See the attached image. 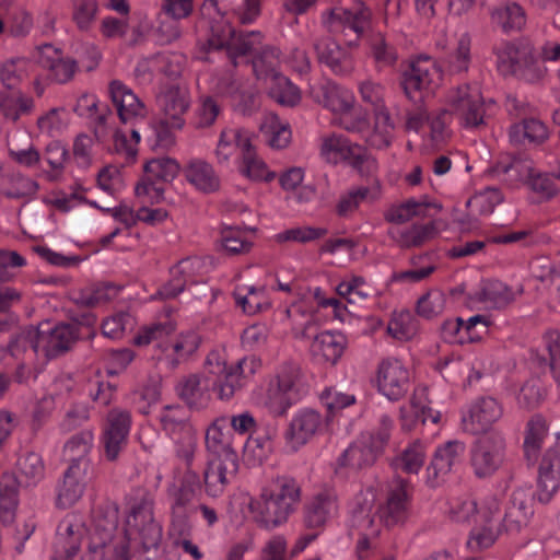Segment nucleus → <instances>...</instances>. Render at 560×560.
I'll return each mask as SVG.
<instances>
[{
    "label": "nucleus",
    "mask_w": 560,
    "mask_h": 560,
    "mask_svg": "<svg viewBox=\"0 0 560 560\" xmlns=\"http://www.w3.org/2000/svg\"><path fill=\"white\" fill-rule=\"evenodd\" d=\"M388 236L401 248L420 247L434 237L435 228L432 223L413 224L408 228H390Z\"/></svg>",
    "instance_id": "obj_44"
},
{
    "label": "nucleus",
    "mask_w": 560,
    "mask_h": 560,
    "mask_svg": "<svg viewBox=\"0 0 560 560\" xmlns=\"http://www.w3.org/2000/svg\"><path fill=\"white\" fill-rule=\"evenodd\" d=\"M74 112L82 117L93 119L96 124V135H105V126L107 120L112 117L109 108L105 105L103 109L98 106V100L93 94L81 95L75 104Z\"/></svg>",
    "instance_id": "obj_48"
},
{
    "label": "nucleus",
    "mask_w": 560,
    "mask_h": 560,
    "mask_svg": "<svg viewBox=\"0 0 560 560\" xmlns=\"http://www.w3.org/2000/svg\"><path fill=\"white\" fill-rule=\"evenodd\" d=\"M33 58L48 71L49 79L59 84L71 81L78 70V61L63 56L62 50L51 44L37 46L33 52Z\"/></svg>",
    "instance_id": "obj_14"
},
{
    "label": "nucleus",
    "mask_w": 560,
    "mask_h": 560,
    "mask_svg": "<svg viewBox=\"0 0 560 560\" xmlns=\"http://www.w3.org/2000/svg\"><path fill=\"white\" fill-rule=\"evenodd\" d=\"M491 20L504 32L520 31L526 23L524 9L516 2H508L491 11Z\"/></svg>",
    "instance_id": "obj_50"
},
{
    "label": "nucleus",
    "mask_w": 560,
    "mask_h": 560,
    "mask_svg": "<svg viewBox=\"0 0 560 560\" xmlns=\"http://www.w3.org/2000/svg\"><path fill=\"white\" fill-rule=\"evenodd\" d=\"M369 50L377 70L393 67L398 58L396 48L386 40L385 35L381 32L370 35Z\"/></svg>",
    "instance_id": "obj_52"
},
{
    "label": "nucleus",
    "mask_w": 560,
    "mask_h": 560,
    "mask_svg": "<svg viewBox=\"0 0 560 560\" xmlns=\"http://www.w3.org/2000/svg\"><path fill=\"white\" fill-rule=\"evenodd\" d=\"M560 488V446L546 451L538 470L537 495L540 502L547 503Z\"/></svg>",
    "instance_id": "obj_29"
},
{
    "label": "nucleus",
    "mask_w": 560,
    "mask_h": 560,
    "mask_svg": "<svg viewBox=\"0 0 560 560\" xmlns=\"http://www.w3.org/2000/svg\"><path fill=\"white\" fill-rule=\"evenodd\" d=\"M535 171L534 162L527 158H513L499 161L491 170L492 174L510 187L528 184Z\"/></svg>",
    "instance_id": "obj_37"
},
{
    "label": "nucleus",
    "mask_w": 560,
    "mask_h": 560,
    "mask_svg": "<svg viewBox=\"0 0 560 560\" xmlns=\"http://www.w3.org/2000/svg\"><path fill=\"white\" fill-rule=\"evenodd\" d=\"M159 117L173 128L185 126V114L190 107V96L186 89L172 85L164 89L156 98Z\"/></svg>",
    "instance_id": "obj_18"
},
{
    "label": "nucleus",
    "mask_w": 560,
    "mask_h": 560,
    "mask_svg": "<svg viewBox=\"0 0 560 560\" xmlns=\"http://www.w3.org/2000/svg\"><path fill=\"white\" fill-rule=\"evenodd\" d=\"M229 417L217 418L206 431V446L213 457H226L237 455L231 445V435L225 431Z\"/></svg>",
    "instance_id": "obj_43"
},
{
    "label": "nucleus",
    "mask_w": 560,
    "mask_h": 560,
    "mask_svg": "<svg viewBox=\"0 0 560 560\" xmlns=\"http://www.w3.org/2000/svg\"><path fill=\"white\" fill-rule=\"evenodd\" d=\"M200 25L208 27L207 43L211 49L225 48L233 65L236 58L254 55L264 47L260 32L236 34L234 27L221 12L218 0H205L200 7Z\"/></svg>",
    "instance_id": "obj_1"
},
{
    "label": "nucleus",
    "mask_w": 560,
    "mask_h": 560,
    "mask_svg": "<svg viewBox=\"0 0 560 560\" xmlns=\"http://www.w3.org/2000/svg\"><path fill=\"white\" fill-rule=\"evenodd\" d=\"M441 80V71L435 61L421 56L415 59L402 74V89L409 100L418 93L434 90Z\"/></svg>",
    "instance_id": "obj_12"
},
{
    "label": "nucleus",
    "mask_w": 560,
    "mask_h": 560,
    "mask_svg": "<svg viewBox=\"0 0 560 560\" xmlns=\"http://www.w3.org/2000/svg\"><path fill=\"white\" fill-rule=\"evenodd\" d=\"M381 197L382 184L375 178L370 186L352 187L342 194L336 205V212L340 217H349L359 209L361 203H373Z\"/></svg>",
    "instance_id": "obj_36"
},
{
    "label": "nucleus",
    "mask_w": 560,
    "mask_h": 560,
    "mask_svg": "<svg viewBox=\"0 0 560 560\" xmlns=\"http://www.w3.org/2000/svg\"><path fill=\"white\" fill-rule=\"evenodd\" d=\"M237 470V455L212 457L203 471L205 492L211 498L221 497Z\"/></svg>",
    "instance_id": "obj_17"
},
{
    "label": "nucleus",
    "mask_w": 560,
    "mask_h": 560,
    "mask_svg": "<svg viewBox=\"0 0 560 560\" xmlns=\"http://www.w3.org/2000/svg\"><path fill=\"white\" fill-rule=\"evenodd\" d=\"M314 93L316 102L336 116L347 109H352L355 105L353 92L332 81L323 83Z\"/></svg>",
    "instance_id": "obj_35"
},
{
    "label": "nucleus",
    "mask_w": 560,
    "mask_h": 560,
    "mask_svg": "<svg viewBox=\"0 0 560 560\" xmlns=\"http://www.w3.org/2000/svg\"><path fill=\"white\" fill-rule=\"evenodd\" d=\"M260 129L270 147L283 149L291 141V130L288 124L280 121L276 114H267L261 122Z\"/></svg>",
    "instance_id": "obj_57"
},
{
    "label": "nucleus",
    "mask_w": 560,
    "mask_h": 560,
    "mask_svg": "<svg viewBox=\"0 0 560 560\" xmlns=\"http://www.w3.org/2000/svg\"><path fill=\"white\" fill-rule=\"evenodd\" d=\"M494 51L499 67L505 71L522 72L535 67L536 60L529 45H515L504 42L497 46Z\"/></svg>",
    "instance_id": "obj_34"
},
{
    "label": "nucleus",
    "mask_w": 560,
    "mask_h": 560,
    "mask_svg": "<svg viewBox=\"0 0 560 560\" xmlns=\"http://www.w3.org/2000/svg\"><path fill=\"white\" fill-rule=\"evenodd\" d=\"M259 362L254 357H246L236 363L229 365L218 374V395L222 400L231 399L237 390H240L248 377H250L257 369Z\"/></svg>",
    "instance_id": "obj_22"
},
{
    "label": "nucleus",
    "mask_w": 560,
    "mask_h": 560,
    "mask_svg": "<svg viewBox=\"0 0 560 560\" xmlns=\"http://www.w3.org/2000/svg\"><path fill=\"white\" fill-rule=\"evenodd\" d=\"M4 179L3 195L10 199L31 198L39 188L37 182L21 173L8 174Z\"/></svg>",
    "instance_id": "obj_61"
},
{
    "label": "nucleus",
    "mask_w": 560,
    "mask_h": 560,
    "mask_svg": "<svg viewBox=\"0 0 560 560\" xmlns=\"http://www.w3.org/2000/svg\"><path fill=\"white\" fill-rule=\"evenodd\" d=\"M127 534L139 540L144 551L155 549L162 540V526L154 518V495L145 489L133 491L126 520Z\"/></svg>",
    "instance_id": "obj_4"
},
{
    "label": "nucleus",
    "mask_w": 560,
    "mask_h": 560,
    "mask_svg": "<svg viewBox=\"0 0 560 560\" xmlns=\"http://www.w3.org/2000/svg\"><path fill=\"white\" fill-rule=\"evenodd\" d=\"M280 51L273 46L266 45L254 57L253 70L258 80L268 83L276 75H281L278 68L280 65Z\"/></svg>",
    "instance_id": "obj_49"
},
{
    "label": "nucleus",
    "mask_w": 560,
    "mask_h": 560,
    "mask_svg": "<svg viewBox=\"0 0 560 560\" xmlns=\"http://www.w3.org/2000/svg\"><path fill=\"white\" fill-rule=\"evenodd\" d=\"M334 124L361 139L369 133L370 119L361 108L347 109L334 118Z\"/></svg>",
    "instance_id": "obj_60"
},
{
    "label": "nucleus",
    "mask_w": 560,
    "mask_h": 560,
    "mask_svg": "<svg viewBox=\"0 0 560 560\" xmlns=\"http://www.w3.org/2000/svg\"><path fill=\"white\" fill-rule=\"evenodd\" d=\"M117 529V517L113 515L103 525L101 522L95 523V537L100 545L104 548V560H130L129 546L124 537L114 539L113 534Z\"/></svg>",
    "instance_id": "obj_38"
},
{
    "label": "nucleus",
    "mask_w": 560,
    "mask_h": 560,
    "mask_svg": "<svg viewBox=\"0 0 560 560\" xmlns=\"http://www.w3.org/2000/svg\"><path fill=\"white\" fill-rule=\"evenodd\" d=\"M339 514L337 493L331 489L319 491L304 508L303 521L306 528L323 532L326 525Z\"/></svg>",
    "instance_id": "obj_16"
},
{
    "label": "nucleus",
    "mask_w": 560,
    "mask_h": 560,
    "mask_svg": "<svg viewBox=\"0 0 560 560\" xmlns=\"http://www.w3.org/2000/svg\"><path fill=\"white\" fill-rule=\"evenodd\" d=\"M31 67L28 58H10L0 65V82L5 89L13 90L28 77Z\"/></svg>",
    "instance_id": "obj_53"
},
{
    "label": "nucleus",
    "mask_w": 560,
    "mask_h": 560,
    "mask_svg": "<svg viewBox=\"0 0 560 560\" xmlns=\"http://www.w3.org/2000/svg\"><path fill=\"white\" fill-rule=\"evenodd\" d=\"M176 393L190 408H203L210 400L209 381L198 374H190L177 383Z\"/></svg>",
    "instance_id": "obj_40"
},
{
    "label": "nucleus",
    "mask_w": 560,
    "mask_h": 560,
    "mask_svg": "<svg viewBox=\"0 0 560 560\" xmlns=\"http://www.w3.org/2000/svg\"><path fill=\"white\" fill-rule=\"evenodd\" d=\"M427 458L425 446L419 440L408 444L395 458V466L406 474H418Z\"/></svg>",
    "instance_id": "obj_56"
},
{
    "label": "nucleus",
    "mask_w": 560,
    "mask_h": 560,
    "mask_svg": "<svg viewBox=\"0 0 560 560\" xmlns=\"http://www.w3.org/2000/svg\"><path fill=\"white\" fill-rule=\"evenodd\" d=\"M314 48L318 60L325 63L336 75L348 77L353 72L355 67L353 56L331 37L317 38Z\"/></svg>",
    "instance_id": "obj_24"
},
{
    "label": "nucleus",
    "mask_w": 560,
    "mask_h": 560,
    "mask_svg": "<svg viewBox=\"0 0 560 560\" xmlns=\"http://www.w3.org/2000/svg\"><path fill=\"white\" fill-rule=\"evenodd\" d=\"M100 11L97 0H72L71 19L80 32L92 30Z\"/></svg>",
    "instance_id": "obj_59"
},
{
    "label": "nucleus",
    "mask_w": 560,
    "mask_h": 560,
    "mask_svg": "<svg viewBox=\"0 0 560 560\" xmlns=\"http://www.w3.org/2000/svg\"><path fill=\"white\" fill-rule=\"evenodd\" d=\"M394 125L387 112H381L376 116V122L373 131L369 129V133L362 139L372 148L384 149L389 147L393 139Z\"/></svg>",
    "instance_id": "obj_62"
},
{
    "label": "nucleus",
    "mask_w": 560,
    "mask_h": 560,
    "mask_svg": "<svg viewBox=\"0 0 560 560\" xmlns=\"http://www.w3.org/2000/svg\"><path fill=\"white\" fill-rule=\"evenodd\" d=\"M371 16L370 9L358 2L351 8L337 7L331 9L326 23L330 32L343 33L349 30L359 36L369 26Z\"/></svg>",
    "instance_id": "obj_20"
},
{
    "label": "nucleus",
    "mask_w": 560,
    "mask_h": 560,
    "mask_svg": "<svg viewBox=\"0 0 560 560\" xmlns=\"http://www.w3.org/2000/svg\"><path fill=\"white\" fill-rule=\"evenodd\" d=\"M417 331L416 320L409 311L394 312L387 325V332L394 339L405 341L411 339Z\"/></svg>",
    "instance_id": "obj_64"
},
{
    "label": "nucleus",
    "mask_w": 560,
    "mask_h": 560,
    "mask_svg": "<svg viewBox=\"0 0 560 560\" xmlns=\"http://www.w3.org/2000/svg\"><path fill=\"white\" fill-rule=\"evenodd\" d=\"M253 137L248 130L242 128H224L219 136L214 151L219 164H226L231 158L245 151L246 144H252Z\"/></svg>",
    "instance_id": "obj_39"
},
{
    "label": "nucleus",
    "mask_w": 560,
    "mask_h": 560,
    "mask_svg": "<svg viewBox=\"0 0 560 560\" xmlns=\"http://www.w3.org/2000/svg\"><path fill=\"white\" fill-rule=\"evenodd\" d=\"M185 179L198 191L211 194L220 188V177L213 165L200 158L187 161L183 168Z\"/></svg>",
    "instance_id": "obj_33"
},
{
    "label": "nucleus",
    "mask_w": 560,
    "mask_h": 560,
    "mask_svg": "<svg viewBox=\"0 0 560 560\" xmlns=\"http://www.w3.org/2000/svg\"><path fill=\"white\" fill-rule=\"evenodd\" d=\"M143 171L144 175L136 185L135 194L143 202L159 203L164 200V184L173 182L180 167L176 160L162 156L148 161Z\"/></svg>",
    "instance_id": "obj_6"
},
{
    "label": "nucleus",
    "mask_w": 560,
    "mask_h": 560,
    "mask_svg": "<svg viewBox=\"0 0 560 560\" xmlns=\"http://www.w3.org/2000/svg\"><path fill=\"white\" fill-rule=\"evenodd\" d=\"M132 424L130 411L121 408L110 409L105 418L101 441L107 460L114 462L126 448Z\"/></svg>",
    "instance_id": "obj_11"
},
{
    "label": "nucleus",
    "mask_w": 560,
    "mask_h": 560,
    "mask_svg": "<svg viewBox=\"0 0 560 560\" xmlns=\"http://www.w3.org/2000/svg\"><path fill=\"white\" fill-rule=\"evenodd\" d=\"M89 468V463L70 464L57 489L56 504L58 508H70L82 498Z\"/></svg>",
    "instance_id": "obj_26"
},
{
    "label": "nucleus",
    "mask_w": 560,
    "mask_h": 560,
    "mask_svg": "<svg viewBox=\"0 0 560 560\" xmlns=\"http://www.w3.org/2000/svg\"><path fill=\"white\" fill-rule=\"evenodd\" d=\"M75 340L77 331L70 324L56 325L54 328L40 325L21 331L9 343V350L12 355H18L21 350L31 349L37 357L52 359L68 351Z\"/></svg>",
    "instance_id": "obj_3"
},
{
    "label": "nucleus",
    "mask_w": 560,
    "mask_h": 560,
    "mask_svg": "<svg viewBox=\"0 0 560 560\" xmlns=\"http://www.w3.org/2000/svg\"><path fill=\"white\" fill-rule=\"evenodd\" d=\"M509 136L514 143H523L525 140L532 143H541L548 138V130L540 120L525 119L514 124L510 128Z\"/></svg>",
    "instance_id": "obj_55"
},
{
    "label": "nucleus",
    "mask_w": 560,
    "mask_h": 560,
    "mask_svg": "<svg viewBox=\"0 0 560 560\" xmlns=\"http://www.w3.org/2000/svg\"><path fill=\"white\" fill-rule=\"evenodd\" d=\"M245 151L236 158V167L238 173L255 182H271L276 178V173L270 171L265 161L257 154L255 147L245 145Z\"/></svg>",
    "instance_id": "obj_41"
},
{
    "label": "nucleus",
    "mask_w": 560,
    "mask_h": 560,
    "mask_svg": "<svg viewBox=\"0 0 560 560\" xmlns=\"http://www.w3.org/2000/svg\"><path fill=\"white\" fill-rule=\"evenodd\" d=\"M94 432L91 429L73 434L63 445L62 454L71 464L89 463L88 455L93 447Z\"/></svg>",
    "instance_id": "obj_47"
},
{
    "label": "nucleus",
    "mask_w": 560,
    "mask_h": 560,
    "mask_svg": "<svg viewBox=\"0 0 560 560\" xmlns=\"http://www.w3.org/2000/svg\"><path fill=\"white\" fill-rule=\"evenodd\" d=\"M505 439L502 433L491 431L479 438L470 452V466L479 479L493 476L504 462Z\"/></svg>",
    "instance_id": "obj_8"
},
{
    "label": "nucleus",
    "mask_w": 560,
    "mask_h": 560,
    "mask_svg": "<svg viewBox=\"0 0 560 560\" xmlns=\"http://www.w3.org/2000/svg\"><path fill=\"white\" fill-rule=\"evenodd\" d=\"M328 418L310 408L299 410L290 420L283 432L284 448L289 453H296L315 436L327 430Z\"/></svg>",
    "instance_id": "obj_10"
},
{
    "label": "nucleus",
    "mask_w": 560,
    "mask_h": 560,
    "mask_svg": "<svg viewBox=\"0 0 560 560\" xmlns=\"http://www.w3.org/2000/svg\"><path fill=\"white\" fill-rule=\"evenodd\" d=\"M413 488L400 477L394 478L387 486L386 499L378 505L376 514L387 527L402 525L410 516Z\"/></svg>",
    "instance_id": "obj_9"
},
{
    "label": "nucleus",
    "mask_w": 560,
    "mask_h": 560,
    "mask_svg": "<svg viewBox=\"0 0 560 560\" xmlns=\"http://www.w3.org/2000/svg\"><path fill=\"white\" fill-rule=\"evenodd\" d=\"M162 429L177 443L176 455L189 467L195 456L196 440L186 408L165 406L160 413Z\"/></svg>",
    "instance_id": "obj_7"
},
{
    "label": "nucleus",
    "mask_w": 560,
    "mask_h": 560,
    "mask_svg": "<svg viewBox=\"0 0 560 560\" xmlns=\"http://www.w3.org/2000/svg\"><path fill=\"white\" fill-rule=\"evenodd\" d=\"M429 203L409 199L398 206H393L384 213V219L389 223L402 224L415 217L425 215Z\"/></svg>",
    "instance_id": "obj_63"
},
{
    "label": "nucleus",
    "mask_w": 560,
    "mask_h": 560,
    "mask_svg": "<svg viewBox=\"0 0 560 560\" xmlns=\"http://www.w3.org/2000/svg\"><path fill=\"white\" fill-rule=\"evenodd\" d=\"M34 101L20 90H0V115L4 120L15 122L22 115L32 113Z\"/></svg>",
    "instance_id": "obj_42"
},
{
    "label": "nucleus",
    "mask_w": 560,
    "mask_h": 560,
    "mask_svg": "<svg viewBox=\"0 0 560 560\" xmlns=\"http://www.w3.org/2000/svg\"><path fill=\"white\" fill-rule=\"evenodd\" d=\"M201 338L196 331L182 332L173 342L156 345L160 350L156 360L166 369L175 370L198 350Z\"/></svg>",
    "instance_id": "obj_21"
},
{
    "label": "nucleus",
    "mask_w": 560,
    "mask_h": 560,
    "mask_svg": "<svg viewBox=\"0 0 560 560\" xmlns=\"http://www.w3.org/2000/svg\"><path fill=\"white\" fill-rule=\"evenodd\" d=\"M502 416L500 404L492 397L480 398L475 401L463 418L465 430L471 434L487 431Z\"/></svg>",
    "instance_id": "obj_31"
},
{
    "label": "nucleus",
    "mask_w": 560,
    "mask_h": 560,
    "mask_svg": "<svg viewBox=\"0 0 560 560\" xmlns=\"http://www.w3.org/2000/svg\"><path fill=\"white\" fill-rule=\"evenodd\" d=\"M464 452L465 444L459 441H450L444 446L439 447L427 467V485L431 488L438 487L453 466L460 462Z\"/></svg>",
    "instance_id": "obj_25"
},
{
    "label": "nucleus",
    "mask_w": 560,
    "mask_h": 560,
    "mask_svg": "<svg viewBox=\"0 0 560 560\" xmlns=\"http://www.w3.org/2000/svg\"><path fill=\"white\" fill-rule=\"evenodd\" d=\"M376 385L378 392L387 399L397 401L409 389V370L396 358L384 359L377 366Z\"/></svg>",
    "instance_id": "obj_13"
},
{
    "label": "nucleus",
    "mask_w": 560,
    "mask_h": 560,
    "mask_svg": "<svg viewBox=\"0 0 560 560\" xmlns=\"http://www.w3.org/2000/svg\"><path fill=\"white\" fill-rule=\"evenodd\" d=\"M548 435L546 420L540 415H535L527 423L526 435L524 440V452L527 460L535 463L544 440Z\"/></svg>",
    "instance_id": "obj_51"
},
{
    "label": "nucleus",
    "mask_w": 560,
    "mask_h": 560,
    "mask_svg": "<svg viewBox=\"0 0 560 560\" xmlns=\"http://www.w3.org/2000/svg\"><path fill=\"white\" fill-rule=\"evenodd\" d=\"M381 452L360 434L337 458V472H358L372 467L381 456Z\"/></svg>",
    "instance_id": "obj_19"
},
{
    "label": "nucleus",
    "mask_w": 560,
    "mask_h": 560,
    "mask_svg": "<svg viewBox=\"0 0 560 560\" xmlns=\"http://www.w3.org/2000/svg\"><path fill=\"white\" fill-rule=\"evenodd\" d=\"M108 94L122 124L135 126L145 119L148 115L147 106L124 82L119 80L110 81Z\"/></svg>",
    "instance_id": "obj_15"
},
{
    "label": "nucleus",
    "mask_w": 560,
    "mask_h": 560,
    "mask_svg": "<svg viewBox=\"0 0 560 560\" xmlns=\"http://www.w3.org/2000/svg\"><path fill=\"white\" fill-rule=\"evenodd\" d=\"M345 348L346 338L341 334L325 330L313 337L310 355L316 364L335 365L341 358Z\"/></svg>",
    "instance_id": "obj_30"
},
{
    "label": "nucleus",
    "mask_w": 560,
    "mask_h": 560,
    "mask_svg": "<svg viewBox=\"0 0 560 560\" xmlns=\"http://www.w3.org/2000/svg\"><path fill=\"white\" fill-rule=\"evenodd\" d=\"M472 60L471 38L468 34H462L455 46L442 60L445 71L450 74L466 73Z\"/></svg>",
    "instance_id": "obj_45"
},
{
    "label": "nucleus",
    "mask_w": 560,
    "mask_h": 560,
    "mask_svg": "<svg viewBox=\"0 0 560 560\" xmlns=\"http://www.w3.org/2000/svg\"><path fill=\"white\" fill-rule=\"evenodd\" d=\"M171 500L170 505V536L185 537L190 533L188 506L194 501V497L184 492L176 485L167 490Z\"/></svg>",
    "instance_id": "obj_32"
},
{
    "label": "nucleus",
    "mask_w": 560,
    "mask_h": 560,
    "mask_svg": "<svg viewBox=\"0 0 560 560\" xmlns=\"http://www.w3.org/2000/svg\"><path fill=\"white\" fill-rule=\"evenodd\" d=\"M299 376L300 368L291 364L277 377L276 383L270 384L267 390L266 406L273 416H283L291 407L289 392Z\"/></svg>",
    "instance_id": "obj_27"
},
{
    "label": "nucleus",
    "mask_w": 560,
    "mask_h": 560,
    "mask_svg": "<svg viewBox=\"0 0 560 560\" xmlns=\"http://www.w3.org/2000/svg\"><path fill=\"white\" fill-rule=\"evenodd\" d=\"M266 84L268 85L269 95L277 103L284 106H294L300 103V90L283 74L273 77Z\"/></svg>",
    "instance_id": "obj_58"
},
{
    "label": "nucleus",
    "mask_w": 560,
    "mask_h": 560,
    "mask_svg": "<svg viewBox=\"0 0 560 560\" xmlns=\"http://www.w3.org/2000/svg\"><path fill=\"white\" fill-rule=\"evenodd\" d=\"M301 499L300 483L293 477L282 475L270 479L262 487L259 498L252 500L249 506L260 524L277 527L296 511Z\"/></svg>",
    "instance_id": "obj_2"
},
{
    "label": "nucleus",
    "mask_w": 560,
    "mask_h": 560,
    "mask_svg": "<svg viewBox=\"0 0 560 560\" xmlns=\"http://www.w3.org/2000/svg\"><path fill=\"white\" fill-rule=\"evenodd\" d=\"M445 104L447 113L456 116L463 127L470 129L485 125L487 107L494 102H486L477 84L463 83L448 91Z\"/></svg>",
    "instance_id": "obj_5"
},
{
    "label": "nucleus",
    "mask_w": 560,
    "mask_h": 560,
    "mask_svg": "<svg viewBox=\"0 0 560 560\" xmlns=\"http://www.w3.org/2000/svg\"><path fill=\"white\" fill-rule=\"evenodd\" d=\"M83 527L73 515L66 516L58 525L54 540L52 560H70L80 550Z\"/></svg>",
    "instance_id": "obj_23"
},
{
    "label": "nucleus",
    "mask_w": 560,
    "mask_h": 560,
    "mask_svg": "<svg viewBox=\"0 0 560 560\" xmlns=\"http://www.w3.org/2000/svg\"><path fill=\"white\" fill-rule=\"evenodd\" d=\"M205 267V261L199 257H187L179 260L170 269V280L163 284L158 294L162 299H174L182 293L187 282L195 281Z\"/></svg>",
    "instance_id": "obj_28"
},
{
    "label": "nucleus",
    "mask_w": 560,
    "mask_h": 560,
    "mask_svg": "<svg viewBox=\"0 0 560 560\" xmlns=\"http://www.w3.org/2000/svg\"><path fill=\"white\" fill-rule=\"evenodd\" d=\"M355 151H358V144L351 143L342 135L329 133L320 139L319 153L328 163L336 164L341 160H349Z\"/></svg>",
    "instance_id": "obj_46"
},
{
    "label": "nucleus",
    "mask_w": 560,
    "mask_h": 560,
    "mask_svg": "<svg viewBox=\"0 0 560 560\" xmlns=\"http://www.w3.org/2000/svg\"><path fill=\"white\" fill-rule=\"evenodd\" d=\"M515 298L516 292L499 280L486 281L479 294V300L492 308L505 307Z\"/></svg>",
    "instance_id": "obj_54"
}]
</instances>
